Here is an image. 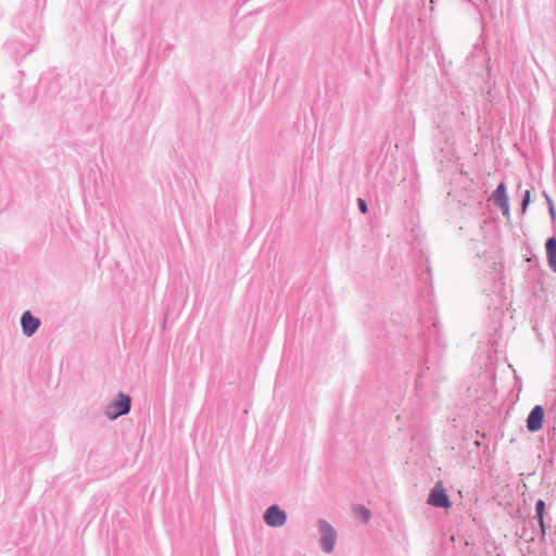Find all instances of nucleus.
Instances as JSON below:
<instances>
[{"label":"nucleus","instance_id":"f03ea898","mask_svg":"<svg viewBox=\"0 0 556 556\" xmlns=\"http://www.w3.org/2000/svg\"><path fill=\"white\" fill-rule=\"evenodd\" d=\"M317 528L320 533V547L325 553H332L337 542L334 528L325 519L317 520Z\"/></svg>","mask_w":556,"mask_h":556},{"label":"nucleus","instance_id":"f257e3e1","mask_svg":"<svg viewBox=\"0 0 556 556\" xmlns=\"http://www.w3.org/2000/svg\"><path fill=\"white\" fill-rule=\"evenodd\" d=\"M131 409V396L118 392L117 395L105 406L104 415L110 420H115L121 416L127 415Z\"/></svg>","mask_w":556,"mask_h":556},{"label":"nucleus","instance_id":"7ed1b4c3","mask_svg":"<svg viewBox=\"0 0 556 556\" xmlns=\"http://www.w3.org/2000/svg\"><path fill=\"white\" fill-rule=\"evenodd\" d=\"M427 504L437 507L448 509L452 506V502L450 500L446 490L443 488L441 481L437 482L434 486L430 490V493L427 498Z\"/></svg>","mask_w":556,"mask_h":556},{"label":"nucleus","instance_id":"dca6fc26","mask_svg":"<svg viewBox=\"0 0 556 556\" xmlns=\"http://www.w3.org/2000/svg\"><path fill=\"white\" fill-rule=\"evenodd\" d=\"M547 201L549 203V212H551L552 215H554V213H555L554 206H553V204H552V202H551V200L548 198H547Z\"/></svg>","mask_w":556,"mask_h":556},{"label":"nucleus","instance_id":"0eeeda50","mask_svg":"<svg viewBox=\"0 0 556 556\" xmlns=\"http://www.w3.org/2000/svg\"><path fill=\"white\" fill-rule=\"evenodd\" d=\"M491 201H493V203L502 210L503 214L506 217L509 216L508 197L506 193V186L504 182H501L497 186L496 190L491 195Z\"/></svg>","mask_w":556,"mask_h":556},{"label":"nucleus","instance_id":"ddd939ff","mask_svg":"<svg viewBox=\"0 0 556 556\" xmlns=\"http://www.w3.org/2000/svg\"><path fill=\"white\" fill-rule=\"evenodd\" d=\"M530 201V191L527 190L526 193H525V198H523V201H522V210L525 211L528 203Z\"/></svg>","mask_w":556,"mask_h":556},{"label":"nucleus","instance_id":"f3484780","mask_svg":"<svg viewBox=\"0 0 556 556\" xmlns=\"http://www.w3.org/2000/svg\"><path fill=\"white\" fill-rule=\"evenodd\" d=\"M546 243H548V244L556 243V239L549 238V239H547Z\"/></svg>","mask_w":556,"mask_h":556},{"label":"nucleus","instance_id":"2eb2a0df","mask_svg":"<svg viewBox=\"0 0 556 556\" xmlns=\"http://www.w3.org/2000/svg\"><path fill=\"white\" fill-rule=\"evenodd\" d=\"M426 274H427V276H429V274H430V268H429V267H427V269H426ZM418 280H419V283H420L421 281H422V282H425V283H427V282H428V277H424V274H420V273H419Z\"/></svg>","mask_w":556,"mask_h":556},{"label":"nucleus","instance_id":"9b49d317","mask_svg":"<svg viewBox=\"0 0 556 556\" xmlns=\"http://www.w3.org/2000/svg\"><path fill=\"white\" fill-rule=\"evenodd\" d=\"M548 267L556 273V245H545Z\"/></svg>","mask_w":556,"mask_h":556},{"label":"nucleus","instance_id":"4468645a","mask_svg":"<svg viewBox=\"0 0 556 556\" xmlns=\"http://www.w3.org/2000/svg\"><path fill=\"white\" fill-rule=\"evenodd\" d=\"M358 207H359L362 213H366L367 212V204H366V202L363 199H358Z\"/></svg>","mask_w":556,"mask_h":556},{"label":"nucleus","instance_id":"9d476101","mask_svg":"<svg viewBox=\"0 0 556 556\" xmlns=\"http://www.w3.org/2000/svg\"><path fill=\"white\" fill-rule=\"evenodd\" d=\"M354 515L364 523H367L371 517V513L364 505H355L353 507Z\"/></svg>","mask_w":556,"mask_h":556},{"label":"nucleus","instance_id":"423d86ee","mask_svg":"<svg viewBox=\"0 0 556 556\" xmlns=\"http://www.w3.org/2000/svg\"><path fill=\"white\" fill-rule=\"evenodd\" d=\"M41 321L38 317L34 316L29 311H26L21 316L22 332L27 338L33 337L39 329Z\"/></svg>","mask_w":556,"mask_h":556},{"label":"nucleus","instance_id":"1a4fd4ad","mask_svg":"<svg viewBox=\"0 0 556 556\" xmlns=\"http://www.w3.org/2000/svg\"><path fill=\"white\" fill-rule=\"evenodd\" d=\"M546 515V504L543 500H538L535 502V519L539 522L540 531L542 535L546 533V525L544 517Z\"/></svg>","mask_w":556,"mask_h":556},{"label":"nucleus","instance_id":"39448f33","mask_svg":"<svg viewBox=\"0 0 556 556\" xmlns=\"http://www.w3.org/2000/svg\"><path fill=\"white\" fill-rule=\"evenodd\" d=\"M545 412L542 405H535L526 419V426L529 432L534 433L542 429Z\"/></svg>","mask_w":556,"mask_h":556},{"label":"nucleus","instance_id":"20e7f679","mask_svg":"<svg viewBox=\"0 0 556 556\" xmlns=\"http://www.w3.org/2000/svg\"><path fill=\"white\" fill-rule=\"evenodd\" d=\"M263 519L267 526L279 528L286 525L288 516L277 504H273L265 510Z\"/></svg>","mask_w":556,"mask_h":556},{"label":"nucleus","instance_id":"f8f14e48","mask_svg":"<svg viewBox=\"0 0 556 556\" xmlns=\"http://www.w3.org/2000/svg\"><path fill=\"white\" fill-rule=\"evenodd\" d=\"M419 298H427L429 304H432V288L429 286L426 291L419 290Z\"/></svg>","mask_w":556,"mask_h":556},{"label":"nucleus","instance_id":"6e6552de","mask_svg":"<svg viewBox=\"0 0 556 556\" xmlns=\"http://www.w3.org/2000/svg\"><path fill=\"white\" fill-rule=\"evenodd\" d=\"M483 254L486 255L485 262H489L490 258L491 275L498 274L502 270V262L496 247L492 245L491 250L484 251Z\"/></svg>","mask_w":556,"mask_h":556}]
</instances>
